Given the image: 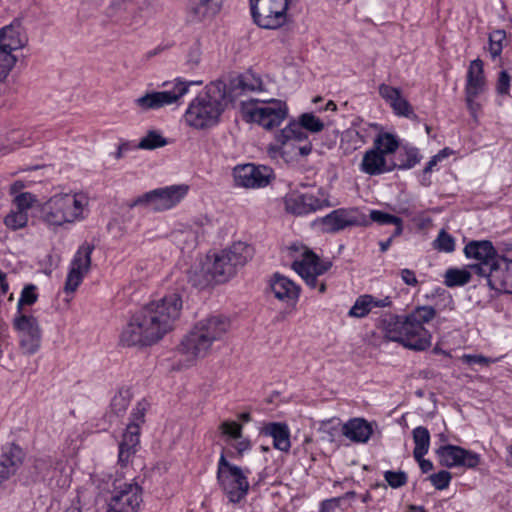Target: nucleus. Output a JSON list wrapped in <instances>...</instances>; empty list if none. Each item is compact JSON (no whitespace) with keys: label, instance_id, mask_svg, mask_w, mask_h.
Listing matches in <instances>:
<instances>
[{"label":"nucleus","instance_id":"obj_41","mask_svg":"<svg viewBox=\"0 0 512 512\" xmlns=\"http://www.w3.org/2000/svg\"><path fill=\"white\" fill-rule=\"evenodd\" d=\"M131 398L132 394L129 389L119 390L111 400V412L116 416H122L126 412Z\"/></svg>","mask_w":512,"mask_h":512},{"label":"nucleus","instance_id":"obj_7","mask_svg":"<svg viewBox=\"0 0 512 512\" xmlns=\"http://www.w3.org/2000/svg\"><path fill=\"white\" fill-rule=\"evenodd\" d=\"M290 0H249L253 22L262 29L277 30L290 22Z\"/></svg>","mask_w":512,"mask_h":512},{"label":"nucleus","instance_id":"obj_25","mask_svg":"<svg viewBox=\"0 0 512 512\" xmlns=\"http://www.w3.org/2000/svg\"><path fill=\"white\" fill-rule=\"evenodd\" d=\"M221 8L219 0H189L187 6V20L199 23L216 15Z\"/></svg>","mask_w":512,"mask_h":512},{"label":"nucleus","instance_id":"obj_10","mask_svg":"<svg viewBox=\"0 0 512 512\" xmlns=\"http://www.w3.org/2000/svg\"><path fill=\"white\" fill-rule=\"evenodd\" d=\"M463 251L468 259L475 261L468 268L483 280L502 257L489 240H472L465 245Z\"/></svg>","mask_w":512,"mask_h":512},{"label":"nucleus","instance_id":"obj_56","mask_svg":"<svg viewBox=\"0 0 512 512\" xmlns=\"http://www.w3.org/2000/svg\"><path fill=\"white\" fill-rule=\"evenodd\" d=\"M462 360H463V362H465L469 365H473V364L489 365L490 363H494L496 361L494 359L487 358L482 355H472V354H464L462 356Z\"/></svg>","mask_w":512,"mask_h":512},{"label":"nucleus","instance_id":"obj_46","mask_svg":"<svg viewBox=\"0 0 512 512\" xmlns=\"http://www.w3.org/2000/svg\"><path fill=\"white\" fill-rule=\"evenodd\" d=\"M372 303L373 297L370 295L359 297L349 310V316L358 318L366 316L371 310Z\"/></svg>","mask_w":512,"mask_h":512},{"label":"nucleus","instance_id":"obj_53","mask_svg":"<svg viewBox=\"0 0 512 512\" xmlns=\"http://www.w3.org/2000/svg\"><path fill=\"white\" fill-rule=\"evenodd\" d=\"M220 429L224 435L233 439H240L242 437V426L234 421H224L220 425Z\"/></svg>","mask_w":512,"mask_h":512},{"label":"nucleus","instance_id":"obj_38","mask_svg":"<svg viewBox=\"0 0 512 512\" xmlns=\"http://www.w3.org/2000/svg\"><path fill=\"white\" fill-rule=\"evenodd\" d=\"M420 161L418 150L416 148L400 151L396 156V161L392 163L393 170L409 169L414 167Z\"/></svg>","mask_w":512,"mask_h":512},{"label":"nucleus","instance_id":"obj_26","mask_svg":"<svg viewBox=\"0 0 512 512\" xmlns=\"http://www.w3.org/2000/svg\"><path fill=\"white\" fill-rule=\"evenodd\" d=\"M362 172L374 176L393 170L392 164L388 165L386 158L375 147L367 150L360 164Z\"/></svg>","mask_w":512,"mask_h":512},{"label":"nucleus","instance_id":"obj_42","mask_svg":"<svg viewBox=\"0 0 512 512\" xmlns=\"http://www.w3.org/2000/svg\"><path fill=\"white\" fill-rule=\"evenodd\" d=\"M13 52L14 51L0 48V82H4L7 79L17 62V57Z\"/></svg>","mask_w":512,"mask_h":512},{"label":"nucleus","instance_id":"obj_57","mask_svg":"<svg viewBox=\"0 0 512 512\" xmlns=\"http://www.w3.org/2000/svg\"><path fill=\"white\" fill-rule=\"evenodd\" d=\"M343 497H334L323 500L320 504V512H335L341 506Z\"/></svg>","mask_w":512,"mask_h":512},{"label":"nucleus","instance_id":"obj_21","mask_svg":"<svg viewBox=\"0 0 512 512\" xmlns=\"http://www.w3.org/2000/svg\"><path fill=\"white\" fill-rule=\"evenodd\" d=\"M484 281L492 290L512 294V260L502 256Z\"/></svg>","mask_w":512,"mask_h":512},{"label":"nucleus","instance_id":"obj_23","mask_svg":"<svg viewBox=\"0 0 512 512\" xmlns=\"http://www.w3.org/2000/svg\"><path fill=\"white\" fill-rule=\"evenodd\" d=\"M25 453L21 447L11 443L2 448L0 455V484L13 476L23 463Z\"/></svg>","mask_w":512,"mask_h":512},{"label":"nucleus","instance_id":"obj_39","mask_svg":"<svg viewBox=\"0 0 512 512\" xmlns=\"http://www.w3.org/2000/svg\"><path fill=\"white\" fill-rule=\"evenodd\" d=\"M167 144V139L163 137L160 132L156 130H150L135 147L142 150H154L160 147H164Z\"/></svg>","mask_w":512,"mask_h":512},{"label":"nucleus","instance_id":"obj_11","mask_svg":"<svg viewBox=\"0 0 512 512\" xmlns=\"http://www.w3.org/2000/svg\"><path fill=\"white\" fill-rule=\"evenodd\" d=\"M302 258L292 263V268L301 276L308 287L318 289L320 293L326 291V284L318 282V276L327 272L332 262L329 260H321L313 251L306 247L302 248Z\"/></svg>","mask_w":512,"mask_h":512},{"label":"nucleus","instance_id":"obj_31","mask_svg":"<svg viewBox=\"0 0 512 512\" xmlns=\"http://www.w3.org/2000/svg\"><path fill=\"white\" fill-rule=\"evenodd\" d=\"M271 290L282 301L296 300L299 296V288L291 280L278 274H275L271 282Z\"/></svg>","mask_w":512,"mask_h":512},{"label":"nucleus","instance_id":"obj_54","mask_svg":"<svg viewBox=\"0 0 512 512\" xmlns=\"http://www.w3.org/2000/svg\"><path fill=\"white\" fill-rule=\"evenodd\" d=\"M510 81L511 77L507 73V71L502 70L499 73L497 84H496V91L500 95H508L509 89H510Z\"/></svg>","mask_w":512,"mask_h":512},{"label":"nucleus","instance_id":"obj_55","mask_svg":"<svg viewBox=\"0 0 512 512\" xmlns=\"http://www.w3.org/2000/svg\"><path fill=\"white\" fill-rule=\"evenodd\" d=\"M479 95L480 94L470 95L469 93H465V101H466L467 109L469 110L471 116L474 119H477V115L481 110V104L476 101V98Z\"/></svg>","mask_w":512,"mask_h":512},{"label":"nucleus","instance_id":"obj_48","mask_svg":"<svg viewBox=\"0 0 512 512\" xmlns=\"http://www.w3.org/2000/svg\"><path fill=\"white\" fill-rule=\"evenodd\" d=\"M433 246L439 251L450 253L455 249V241L454 238L445 230H441L437 238L434 240Z\"/></svg>","mask_w":512,"mask_h":512},{"label":"nucleus","instance_id":"obj_16","mask_svg":"<svg viewBox=\"0 0 512 512\" xmlns=\"http://www.w3.org/2000/svg\"><path fill=\"white\" fill-rule=\"evenodd\" d=\"M327 233H336L348 227L361 226L366 223V217L356 208H339L315 221Z\"/></svg>","mask_w":512,"mask_h":512},{"label":"nucleus","instance_id":"obj_17","mask_svg":"<svg viewBox=\"0 0 512 512\" xmlns=\"http://www.w3.org/2000/svg\"><path fill=\"white\" fill-rule=\"evenodd\" d=\"M95 246L84 242L76 251L66 278L64 290L67 293H73L82 283L83 278L88 274L91 267V254Z\"/></svg>","mask_w":512,"mask_h":512},{"label":"nucleus","instance_id":"obj_12","mask_svg":"<svg viewBox=\"0 0 512 512\" xmlns=\"http://www.w3.org/2000/svg\"><path fill=\"white\" fill-rule=\"evenodd\" d=\"M201 84V82H185L177 79L172 89H166L158 92H150L134 100V104L141 111L155 110L167 105L177 103L185 94H187L190 85Z\"/></svg>","mask_w":512,"mask_h":512},{"label":"nucleus","instance_id":"obj_33","mask_svg":"<svg viewBox=\"0 0 512 512\" xmlns=\"http://www.w3.org/2000/svg\"><path fill=\"white\" fill-rule=\"evenodd\" d=\"M13 326L18 332L19 337L22 335L41 333L38 321L32 315L17 313L13 319Z\"/></svg>","mask_w":512,"mask_h":512},{"label":"nucleus","instance_id":"obj_64","mask_svg":"<svg viewBox=\"0 0 512 512\" xmlns=\"http://www.w3.org/2000/svg\"><path fill=\"white\" fill-rule=\"evenodd\" d=\"M439 156H433L429 162L427 163V165L425 166L423 172L424 173H430L433 169L434 166H436V164L439 162Z\"/></svg>","mask_w":512,"mask_h":512},{"label":"nucleus","instance_id":"obj_9","mask_svg":"<svg viewBox=\"0 0 512 512\" xmlns=\"http://www.w3.org/2000/svg\"><path fill=\"white\" fill-rule=\"evenodd\" d=\"M188 190L186 184L157 188L136 198L131 206H143L154 212L170 210L185 198Z\"/></svg>","mask_w":512,"mask_h":512},{"label":"nucleus","instance_id":"obj_14","mask_svg":"<svg viewBox=\"0 0 512 512\" xmlns=\"http://www.w3.org/2000/svg\"><path fill=\"white\" fill-rule=\"evenodd\" d=\"M284 203L286 211L296 216L307 215L331 206L328 196L322 190H318L316 194L292 191L285 196Z\"/></svg>","mask_w":512,"mask_h":512},{"label":"nucleus","instance_id":"obj_36","mask_svg":"<svg viewBox=\"0 0 512 512\" xmlns=\"http://www.w3.org/2000/svg\"><path fill=\"white\" fill-rule=\"evenodd\" d=\"M370 219L381 225H394L393 236H400L403 232V220L395 215L380 210H371Z\"/></svg>","mask_w":512,"mask_h":512},{"label":"nucleus","instance_id":"obj_58","mask_svg":"<svg viewBox=\"0 0 512 512\" xmlns=\"http://www.w3.org/2000/svg\"><path fill=\"white\" fill-rule=\"evenodd\" d=\"M401 278L406 285L416 286L418 284L414 271L410 269H403L401 271Z\"/></svg>","mask_w":512,"mask_h":512},{"label":"nucleus","instance_id":"obj_5","mask_svg":"<svg viewBox=\"0 0 512 512\" xmlns=\"http://www.w3.org/2000/svg\"><path fill=\"white\" fill-rule=\"evenodd\" d=\"M88 206L89 198L84 193H58L43 204L42 219L54 227L73 224L86 218Z\"/></svg>","mask_w":512,"mask_h":512},{"label":"nucleus","instance_id":"obj_32","mask_svg":"<svg viewBox=\"0 0 512 512\" xmlns=\"http://www.w3.org/2000/svg\"><path fill=\"white\" fill-rule=\"evenodd\" d=\"M200 227H185L172 233L174 243L182 251H192L196 248L200 237Z\"/></svg>","mask_w":512,"mask_h":512},{"label":"nucleus","instance_id":"obj_47","mask_svg":"<svg viewBox=\"0 0 512 512\" xmlns=\"http://www.w3.org/2000/svg\"><path fill=\"white\" fill-rule=\"evenodd\" d=\"M299 123L305 130L317 133L323 130L324 123L312 113H304L299 117Z\"/></svg>","mask_w":512,"mask_h":512},{"label":"nucleus","instance_id":"obj_22","mask_svg":"<svg viewBox=\"0 0 512 512\" xmlns=\"http://www.w3.org/2000/svg\"><path fill=\"white\" fill-rule=\"evenodd\" d=\"M304 127L298 122H292L276 135V144L269 145L268 152L272 157L277 154H285L286 148L294 147L295 144L307 139Z\"/></svg>","mask_w":512,"mask_h":512},{"label":"nucleus","instance_id":"obj_63","mask_svg":"<svg viewBox=\"0 0 512 512\" xmlns=\"http://www.w3.org/2000/svg\"><path fill=\"white\" fill-rule=\"evenodd\" d=\"M24 187H25V184L23 181H21V180L15 181L10 186V194L16 196L17 194L22 193L21 191H22V189H24Z\"/></svg>","mask_w":512,"mask_h":512},{"label":"nucleus","instance_id":"obj_50","mask_svg":"<svg viewBox=\"0 0 512 512\" xmlns=\"http://www.w3.org/2000/svg\"><path fill=\"white\" fill-rule=\"evenodd\" d=\"M35 290L36 286L33 284L26 285L24 287L17 304V313H22L21 310L24 305H33L37 301L38 295L36 294Z\"/></svg>","mask_w":512,"mask_h":512},{"label":"nucleus","instance_id":"obj_59","mask_svg":"<svg viewBox=\"0 0 512 512\" xmlns=\"http://www.w3.org/2000/svg\"><path fill=\"white\" fill-rule=\"evenodd\" d=\"M295 150H297L300 155L307 156V155H309L311 153L312 145L309 142H306L304 145H297V144H295L294 148H293V146H291L290 148H286V151H287L286 153H290V152H293Z\"/></svg>","mask_w":512,"mask_h":512},{"label":"nucleus","instance_id":"obj_1","mask_svg":"<svg viewBox=\"0 0 512 512\" xmlns=\"http://www.w3.org/2000/svg\"><path fill=\"white\" fill-rule=\"evenodd\" d=\"M262 81L252 73L238 75L226 84L222 80L212 81L205 87V91L193 99L184 115L185 122L195 129H206L219 122L221 114L228 103L246 100L242 96L249 92L260 91Z\"/></svg>","mask_w":512,"mask_h":512},{"label":"nucleus","instance_id":"obj_19","mask_svg":"<svg viewBox=\"0 0 512 512\" xmlns=\"http://www.w3.org/2000/svg\"><path fill=\"white\" fill-rule=\"evenodd\" d=\"M441 465L452 468L464 466L475 468L480 463V456L472 451L466 450L460 446L442 445L436 450Z\"/></svg>","mask_w":512,"mask_h":512},{"label":"nucleus","instance_id":"obj_20","mask_svg":"<svg viewBox=\"0 0 512 512\" xmlns=\"http://www.w3.org/2000/svg\"><path fill=\"white\" fill-rule=\"evenodd\" d=\"M272 170L267 166L245 164L234 168V179L237 185L246 188L264 187L270 182Z\"/></svg>","mask_w":512,"mask_h":512},{"label":"nucleus","instance_id":"obj_28","mask_svg":"<svg viewBox=\"0 0 512 512\" xmlns=\"http://www.w3.org/2000/svg\"><path fill=\"white\" fill-rule=\"evenodd\" d=\"M486 90L483 61L475 59L470 62L465 85V93L482 94Z\"/></svg>","mask_w":512,"mask_h":512},{"label":"nucleus","instance_id":"obj_24","mask_svg":"<svg viewBox=\"0 0 512 512\" xmlns=\"http://www.w3.org/2000/svg\"><path fill=\"white\" fill-rule=\"evenodd\" d=\"M380 96L390 104L395 114L407 118L416 117L410 103L402 97L401 90L387 84L379 85Z\"/></svg>","mask_w":512,"mask_h":512},{"label":"nucleus","instance_id":"obj_45","mask_svg":"<svg viewBox=\"0 0 512 512\" xmlns=\"http://www.w3.org/2000/svg\"><path fill=\"white\" fill-rule=\"evenodd\" d=\"M28 213L21 212L17 209L11 210L4 218V224L7 228L18 230L27 225Z\"/></svg>","mask_w":512,"mask_h":512},{"label":"nucleus","instance_id":"obj_8","mask_svg":"<svg viewBox=\"0 0 512 512\" xmlns=\"http://www.w3.org/2000/svg\"><path fill=\"white\" fill-rule=\"evenodd\" d=\"M217 481L230 502L239 503L249 491V482L244 471L230 463L221 453L217 467Z\"/></svg>","mask_w":512,"mask_h":512},{"label":"nucleus","instance_id":"obj_49","mask_svg":"<svg viewBox=\"0 0 512 512\" xmlns=\"http://www.w3.org/2000/svg\"><path fill=\"white\" fill-rule=\"evenodd\" d=\"M36 202H37L36 196L30 192L19 193L13 199V203H14L16 209L21 212H26V213H28V210L30 208H32V206Z\"/></svg>","mask_w":512,"mask_h":512},{"label":"nucleus","instance_id":"obj_60","mask_svg":"<svg viewBox=\"0 0 512 512\" xmlns=\"http://www.w3.org/2000/svg\"><path fill=\"white\" fill-rule=\"evenodd\" d=\"M131 149H132V146L129 142H123L118 146V149L115 152L114 156L117 160L121 159L123 157L124 153Z\"/></svg>","mask_w":512,"mask_h":512},{"label":"nucleus","instance_id":"obj_44","mask_svg":"<svg viewBox=\"0 0 512 512\" xmlns=\"http://www.w3.org/2000/svg\"><path fill=\"white\" fill-rule=\"evenodd\" d=\"M19 344L23 354H35L39 350L41 345V333L22 335L19 337Z\"/></svg>","mask_w":512,"mask_h":512},{"label":"nucleus","instance_id":"obj_2","mask_svg":"<svg viewBox=\"0 0 512 512\" xmlns=\"http://www.w3.org/2000/svg\"><path fill=\"white\" fill-rule=\"evenodd\" d=\"M182 307V298L178 293L149 302L123 328L120 343L126 347L155 344L174 328Z\"/></svg>","mask_w":512,"mask_h":512},{"label":"nucleus","instance_id":"obj_51","mask_svg":"<svg viewBox=\"0 0 512 512\" xmlns=\"http://www.w3.org/2000/svg\"><path fill=\"white\" fill-rule=\"evenodd\" d=\"M384 478L392 488H400L406 485L408 477L404 471H386Z\"/></svg>","mask_w":512,"mask_h":512},{"label":"nucleus","instance_id":"obj_6","mask_svg":"<svg viewBox=\"0 0 512 512\" xmlns=\"http://www.w3.org/2000/svg\"><path fill=\"white\" fill-rule=\"evenodd\" d=\"M386 339L402 344L405 348L424 351L431 346V334L422 325H416L405 317L390 315L382 322Z\"/></svg>","mask_w":512,"mask_h":512},{"label":"nucleus","instance_id":"obj_4","mask_svg":"<svg viewBox=\"0 0 512 512\" xmlns=\"http://www.w3.org/2000/svg\"><path fill=\"white\" fill-rule=\"evenodd\" d=\"M230 329L228 318L218 315L208 316L195 323L190 332L184 336L177 347V352L184 356L188 365L206 357L213 344L221 341Z\"/></svg>","mask_w":512,"mask_h":512},{"label":"nucleus","instance_id":"obj_13","mask_svg":"<svg viewBox=\"0 0 512 512\" xmlns=\"http://www.w3.org/2000/svg\"><path fill=\"white\" fill-rule=\"evenodd\" d=\"M145 412L146 403L144 402H138L133 409L131 422L127 425L119 443L118 461L122 466H126L130 458L136 453V448L140 442V425L144 422Z\"/></svg>","mask_w":512,"mask_h":512},{"label":"nucleus","instance_id":"obj_35","mask_svg":"<svg viewBox=\"0 0 512 512\" xmlns=\"http://www.w3.org/2000/svg\"><path fill=\"white\" fill-rule=\"evenodd\" d=\"M473 274L474 272L468 268V265L462 269L450 268L445 272L444 284L447 287L463 286L470 282Z\"/></svg>","mask_w":512,"mask_h":512},{"label":"nucleus","instance_id":"obj_37","mask_svg":"<svg viewBox=\"0 0 512 512\" xmlns=\"http://www.w3.org/2000/svg\"><path fill=\"white\" fill-rule=\"evenodd\" d=\"M373 147L380 151L381 154L386 158L387 155L397 151L399 147V141L391 133H380L374 139Z\"/></svg>","mask_w":512,"mask_h":512},{"label":"nucleus","instance_id":"obj_30","mask_svg":"<svg viewBox=\"0 0 512 512\" xmlns=\"http://www.w3.org/2000/svg\"><path fill=\"white\" fill-rule=\"evenodd\" d=\"M342 433L351 441L365 443L372 434V428L365 420L356 418L343 425Z\"/></svg>","mask_w":512,"mask_h":512},{"label":"nucleus","instance_id":"obj_52","mask_svg":"<svg viewBox=\"0 0 512 512\" xmlns=\"http://www.w3.org/2000/svg\"><path fill=\"white\" fill-rule=\"evenodd\" d=\"M451 478V473L446 470L439 471L438 473H434L429 476V480L438 490L446 489L450 484Z\"/></svg>","mask_w":512,"mask_h":512},{"label":"nucleus","instance_id":"obj_62","mask_svg":"<svg viewBox=\"0 0 512 512\" xmlns=\"http://www.w3.org/2000/svg\"><path fill=\"white\" fill-rule=\"evenodd\" d=\"M250 448V442L247 439H242L237 442L235 445V449L237 450L239 455H242L243 452L247 451Z\"/></svg>","mask_w":512,"mask_h":512},{"label":"nucleus","instance_id":"obj_61","mask_svg":"<svg viewBox=\"0 0 512 512\" xmlns=\"http://www.w3.org/2000/svg\"><path fill=\"white\" fill-rule=\"evenodd\" d=\"M416 461L419 463L420 469L423 473H428L433 469V463L430 460L424 459L422 457Z\"/></svg>","mask_w":512,"mask_h":512},{"label":"nucleus","instance_id":"obj_29","mask_svg":"<svg viewBox=\"0 0 512 512\" xmlns=\"http://www.w3.org/2000/svg\"><path fill=\"white\" fill-rule=\"evenodd\" d=\"M263 433L273 438V446L283 452H288L290 443V431L285 423L272 422L265 425Z\"/></svg>","mask_w":512,"mask_h":512},{"label":"nucleus","instance_id":"obj_3","mask_svg":"<svg viewBox=\"0 0 512 512\" xmlns=\"http://www.w3.org/2000/svg\"><path fill=\"white\" fill-rule=\"evenodd\" d=\"M253 252V248L244 242L234 243L219 254H214L213 260L209 259L199 271L197 268L189 270V281L198 287H204L211 281L226 282L252 258Z\"/></svg>","mask_w":512,"mask_h":512},{"label":"nucleus","instance_id":"obj_18","mask_svg":"<svg viewBox=\"0 0 512 512\" xmlns=\"http://www.w3.org/2000/svg\"><path fill=\"white\" fill-rule=\"evenodd\" d=\"M142 502V488L134 482L115 487L106 512H138Z\"/></svg>","mask_w":512,"mask_h":512},{"label":"nucleus","instance_id":"obj_15","mask_svg":"<svg viewBox=\"0 0 512 512\" xmlns=\"http://www.w3.org/2000/svg\"><path fill=\"white\" fill-rule=\"evenodd\" d=\"M261 103V106L247 110L249 120L267 130L280 126L288 115L286 103L277 99L261 100Z\"/></svg>","mask_w":512,"mask_h":512},{"label":"nucleus","instance_id":"obj_40","mask_svg":"<svg viewBox=\"0 0 512 512\" xmlns=\"http://www.w3.org/2000/svg\"><path fill=\"white\" fill-rule=\"evenodd\" d=\"M436 316V310L432 306H417L408 315L404 316L416 325L429 323Z\"/></svg>","mask_w":512,"mask_h":512},{"label":"nucleus","instance_id":"obj_27","mask_svg":"<svg viewBox=\"0 0 512 512\" xmlns=\"http://www.w3.org/2000/svg\"><path fill=\"white\" fill-rule=\"evenodd\" d=\"M27 37L20 23H12L0 29V48L17 51L25 46Z\"/></svg>","mask_w":512,"mask_h":512},{"label":"nucleus","instance_id":"obj_43","mask_svg":"<svg viewBox=\"0 0 512 512\" xmlns=\"http://www.w3.org/2000/svg\"><path fill=\"white\" fill-rule=\"evenodd\" d=\"M506 40V32L498 29L489 34V53L493 59L500 56Z\"/></svg>","mask_w":512,"mask_h":512},{"label":"nucleus","instance_id":"obj_34","mask_svg":"<svg viewBox=\"0 0 512 512\" xmlns=\"http://www.w3.org/2000/svg\"><path fill=\"white\" fill-rule=\"evenodd\" d=\"M413 441L415 443L413 456L419 460L427 454L430 446V433L427 428L418 426L412 431Z\"/></svg>","mask_w":512,"mask_h":512}]
</instances>
